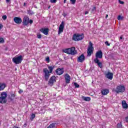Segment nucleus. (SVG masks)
I'll use <instances>...</instances> for the list:
<instances>
[{
    "mask_svg": "<svg viewBox=\"0 0 128 128\" xmlns=\"http://www.w3.org/2000/svg\"><path fill=\"white\" fill-rule=\"evenodd\" d=\"M66 84H70V76L68 74H66L64 76Z\"/></svg>",
    "mask_w": 128,
    "mask_h": 128,
    "instance_id": "dca6fc26",
    "label": "nucleus"
},
{
    "mask_svg": "<svg viewBox=\"0 0 128 128\" xmlns=\"http://www.w3.org/2000/svg\"><path fill=\"white\" fill-rule=\"evenodd\" d=\"M2 20H6L7 18V16H2Z\"/></svg>",
    "mask_w": 128,
    "mask_h": 128,
    "instance_id": "e433bc0d",
    "label": "nucleus"
},
{
    "mask_svg": "<svg viewBox=\"0 0 128 128\" xmlns=\"http://www.w3.org/2000/svg\"><path fill=\"white\" fill-rule=\"evenodd\" d=\"M118 2L119 4H124V2L122 1H121L120 0H118Z\"/></svg>",
    "mask_w": 128,
    "mask_h": 128,
    "instance_id": "72a5a7b5",
    "label": "nucleus"
},
{
    "mask_svg": "<svg viewBox=\"0 0 128 128\" xmlns=\"http://www.w3.org/2000/svg\"><path fill=\"white\" fill-rule=\"evenodd\" d=\"M84 38V34H74L72 36V40H74V42H78V40H82Z\"/></svg>",
    "mask_w": 128,
    "mask_h": 128,
    "instance_id": "0eeeda50",
    "label": "nucleus"
},
{
    "mask_svg": "<svg viewBox=\"0 0 128 128\" xmlns=\"http://www.w3.org/2000/svg\"><path fill=\"white\" fill-rule=\"evenodd\" d=\"M6 88V84L4 83H0V92L4 90Z\"/></svg>",
    "mask_w": 128,
    "mask_h": 128,
    "instance_id": "6ab92c4d",
    "label": "nucleus"
},
{
    "mask_svg": "<svg viewBox=\"0 0 128 128\" xmlns=\"http://www.w3.org/2000/svg\"><path fill=\"white\" fill-rule=\"evenodd\" d=\"M96 58L94 59V62L100 68H102V62H100L98 58H102V50H98L96 53Z\"/></svg>",
    "mask_w": 128,
    "mask_h": 128,
    "instance_id": "f03ea898",
    "label": "nucleus"
},
{
    "mask_svg": "<svg viewBox=\"0 0 128 128\" xmlns=\"http://www.w3.org/2000/svg\"><path fill=\"white\" fill-rule=\"evenodd\" d=\"M125 120H126V122H128V116L126 117Z\"/></svg>",
    "mask_w": 128,
    "mask_h": 128,
    "instance_id": "58836bf2",
    "label": "nucleus"
},
{
    "mask_svg": "<svg viewBox=\"0 0 128 128\" xmlns=\"http://www.w3.org/2000/svg\"><path fill=\"white\" fill-rule=\"evenodd\" d=\"M56 82V77L54 76H51L49 80L48 84L50 86H54V84Z\"/></svg>",
    "mask_w": 128,
    "mask_h": 128,
    "instance_id": "9d476101",
    "label": "nucleus"
},
{
    "mask_svg": "<svg viewBox=\"0 0 128 128\" xmlns=\"http://www.w3.org/2000/svg\"><path fill=\"white\" fill-rule=\"evenodd\" d=\"M122 106L123 108H125V109L128 108V105L126 100L122 101Z\"/></svg>",
    "mask_w": 128,
    "mask_h": 128,
    "instance_id": "aec40b11",
    "label": "nucleus"
},
{
    "mask_svg": "<svg viewBox=\"0 0 128 128\" xmlns=\"http://www.w3.org/2000/svg\"><path fill=\"white\" fill-rule=\"evenodd\" d=\"M106 78H108V80H112L113 78H114V74L108 72V73L106 74Z\"/></svg>",
    "mask_w": 128,
    "mask_h": 128,
    "instance_id": "2eb2a0df",
    "label": "nucleus"
},
{
    "mask_svg": "<svg viewBox=\"0 0 128 128\" xmlns=\"http://www.w3.org/2000/svg\"><path fill=\"white\" fill-rule=\"evenodd\" d=\"M56 68V66L52 65L51 66H48V68L49 70H48V68H44L43 69V72L44 74V78L45 80L48 82V78H50V74H52V71L54 70V68Z\"/></svg>",
    "mask_w": 128,
    "mask_h": 128,
    "instance_id": "f257e3e1",
    "label": "nucleus"
},
{
    "mask_svg": "<svg viewBox=\"0 0 128 128\" xmlns=\"http://www.w3.org/2000/svg\"><path fill=\"white\" fill-rule=\"evenodd\" d=\"M120 40H122V36H120Z\"/></svg>",
    "mask_w": 128,
    "mask_h": 128,
    "instance_id": "37998d69",
    "label": "nucleus"
},
{
    "mask_svg": "<svg viewBox=\"0 0 128 128\" xmlns=\"http://www.w3.org/2000/svg\"><path fill=\"white\" fill-rule=\"evenodd\" d=\"M85 60H86V57L84 56V54H82L77 58V62H84Z\"/></svg>",
    "mask_w": 128,
    "mask_h": 128,
    "instance_id": "ddd939ff",
    "label": "nucleus"
},
{
    "mask_svg": "<svg viewBox=\"0 0 128 128\" xmlns=\"http://www.w3.org/2000/svg\"><path fill=\"white\" fill-rule=\"evenodd\" d=\"M124 90H126V87L124 86L120 85L116 88L115 92L116 94H120V92H124Z\"/></svg>",
    "mask_w": 128,
    "mask_h": 128,
    "instance_id": "1a4fd4ad",
    "label": "nucleus"
},
{
    "mask_svg": "<svg viewBox=\"0 0 128 128\" xmlns=\"http://www.w3.org/2000/svg\"><path fill=\"white\" fill-rule=\"evenodd\" d=\"M50 8V6H49L48 7V8Z\"/></svg>",
    "mask_w": 128,
    "mask_h": 128,
    "instance_id": "c03bdc74",
    "label": "nucleus"
},
{
    "mask_svg": "<svg viewBox=\"0 0 128 128\" xmlns=\"http://www.w3.org/2000/svg\"><path fill=\"white\" fill-rule=\"evenodd\" d=\"M70 2L72 4H75L76 2V0H70Z\"/></svg>",
    "mask_w": 128,
    "mask_h": 128,
    "instance_id": "c756f323",
    "label": "nucleus"
},
{
    "mask_svg": "<svg viewBox=\"0 0 128 128\" xmlns=\"http://www.w3.org/2000/svg\"><path fill=\"white\" fill-rule=\"evenodd\" d=\"M4 28V25L2 24H0V30Z\"/></svg>",
    "mask_w": 128,
    "mask_h": 128,
    "instance_id": "c9c22d12",
    "label": "nucleus"
},
{
    "mask_svg": "<svg viewBox=\"0 0 128 128\" xmlns=\"http://www.w3.org/2000/svg\"><path fill=\"white\" fill-rule=\"evenodd\" d=\"M106 18H108V16H106Z\"/></svg>",
    "mask_w": 128,
    "mask_h": 128,
    "instance_id": "de8ad7c7",
    "label": "nucleus"
},
{
    "mask_svg": "<svg viewBox=\"0 0 128 128\" xmlns=\"http://www.w3.org/2000/svg\"><path fill=\"white\" fill-rule=\"evenodd\" d=\"M117 20H124V16H118Z\"/></svg>",
    "mask_w": 128,
    "mask_h": 128,
    "instance_id": "cd10ccee",
    "label": "nucleus"
},
{
    "mask_svg": "<svg viewBox=\"0 0 128 128\" xmlns=\"http://www.w3.org/2000/svg\"><path fill=\"white\" fill-rule=\"evenodd\" d=\"M64 22H62L59 26V30L58 32V34H60L62 32H64Z\"/></svg>",
    "mask_w": 128,
    "mask_h": 128,
    "instance_id": "9b49d317",
    "label": "nucleus"
},
{
    "mask_svg": "<svg viewBox=\"0 0 128 128\" xmlns=\"http://www.w3.org/2000/svg\"><path fill=\"white\" fill-rule=\"evenodd\" d=\"M104 43L108 46H110V44L108 43V41H106Z\"/></svg>",
    "mask_w": 128,
    "mask_h": 128,
    "instance_id": "2f4dec72",
    "label": "nucleus"
},
{
    "mask_svg": "<svg viewBox=\"0 0 128 128\" xmlns=\"http://www.w3.org/2000/svg\"><path fill=\"white\" fill-rule=\"evenodd\" d=\"M106 16H108V15L106 14Z\"/></svg>",
    "mask_w": 128,
    "mask_h": 128,
    "instance_id": "49530a36",
    "label": "nucleus"
},
{
    "mask_svg": "<svg viewBox=\"0 0 128 128\" xmlns=\"http://www.w3.org/2000/svg\"><path fill=\"white\" fill-rule=\"evenodd\" d=\"M64 4H66V0H64Z\"/></svg>",
    "mask_w": 128,
    "mask_h": 128,
    "instance_id": "79ce46f5",
    "label": "nucleus"
},
{
    "mask_svg": "<svg viewBox=\"0 0 128 128\" xmlns=\"http://www.w3.org/2000/svg\"><path fill=\"white\" fill-rule=\"evenodd\" d=\"M117 128H122V122L117 124Z\"/></svg>",
    "mask_w": 128,
    "mask_h": 128,
    "instance_id": "b1692460",
    "label": "nucleus"
},
{
    "mask_svg": "<svg viewBox=\"0 0 128 128\" xmlns=\"http://www.w3.org/2000/svg\"><path fill=\"white\" fill-rule=\"evenodd\" d=\"M4 38L0 37V44H4Z\"/></svg>",
    "mask_w": 128,
    "mask_h": 128,
    "instance_id": "bb28decb",
    "label": "nucleus"
},
{
    "mask_svg": "<svg viewBox=\"0 0 128 128\" xmlns=\"http://www.w3.org/2000/svg\"><path fill=\"white\" fill-rule=\"evenodd\" d=\"M63 52H65V54H72V56L76 54V50L75 47L64 49Z\"/></svg>",
    "mask_w": 128,
    "mask_h": 128,
    "instance_id": "20e7f679",
    "label": "nucleus"
},
{
    "mask_svg": "<svg viewBox=\"0 0 128 128\" xmlns=\"http://www.w3.org/2000/svg\"><path fill=\"white\" fill-rule=\"evenodd\" d=\"M15 97H16V95L14 94H11V96L9 98L10 100H14Z\"/></svg>",
    "mask_w": 128,
    "mask_h": 128,
    "instance_id": "5701e85b",
    "label": "nucleus"
},
{
    "mask_svg": "<svg viewBox=\"0 0 128 128\" xmlns=\"http://www.w3.org/2000/svg\"><path fill=\"white\" fill-rule=\"evenodd\" d=\"M94 46L92 42H90L87 51L88 56H90L94 52V46Z\"/></svg>",
    "mask_w": 128,
    "mask_h": 128,
    "instance_id": "6e6552de",
    "label": "nucleus"
},
{
    "mask_svg": "<svg viewBox=\"0 0 128 128\" xmlns=\"http://www.w3.org/2000/svg\"><path fill=\"white\" fill-rule=\"evenodd\" d=\"M7 96L8 94H6V92H2L0 96V104H6L8 102L6 100Z\"/></svg>",
    "mask_w": 128,
    "mask_h": 128,
    "instance_id": "423d86ee",
    "label": "nucleus"
},
{
    "mask_svg": "<svg viewBox=\"0 0 128 128\" xmlns=\"http://www.w3.org/2000/svg\"><path fill=\"white\" fill-rule=\"evenodd\" d=\"M29 24L32 26V24H34V20H30L28 17H24L22 22V26H28Z\"/></svg>",
    "mask_w": 128,
    "mask_h": 128,
    "instance_id": "7ed1b4c3",
    "label": "nucleus"
},
{
    "mask_svg": "<svg viewBox=\"0 0 128 128\" xmlns=\"http://www.w3.org/2000/svg\"><path fill=\"white\" fill-rule=\"evenodd\" d=\"M14 20L15 24H20L22 22V18L18 17H14Z\"/></svg>",
    "mask_w": 128,
    "mask_h": 128,
    "instance_id": "4468645a",
    "label": "nucleus"
},
{
    "mask_svg": "<svg viewBox=\"0 0 128 128\" xmlns=\"http://www.w3.org/2000/svg\"><path fill=\"white\" fill-rule=\"evenodd\" d=\"M24 6H26V3H24Z\"/></svg>",
    "mask_w": 128,
    "mask_h": 128,
    "instance_id": "09e8293b",
    "label": "nucleus"
},
{
    "mask_svg": "<svg viewBox=\"0 0 128 128\" xmlns=\"http://www.w3.org/2000/svg\"><path fill=\"white\" fill-rule=\"evenodd\" d=\"M2 16H6V15H4Z\"/></svg>",
    "mask_w": 128,
    "mask_h": 128,
    "instance_id": "a18cd8bd",
    "label": "nucleus"
},
{
    "mask_svg": "<svg viewBox=\"0 0 128 128\" xmlns=\"http://www.w3.org/2000/svg\"><path fill=\"white\" fill-rule=\"evenodd\" d=\"M110 92V90L108 89H104L101 90V94L102 96H106Z\"/></svg>",
    "mask_w": 128,
    "mask_h": 128,
    "instance_id": "a211bd4d",
    "label": "nucleus"
},
{
    "mask_svg": "<svg viewBox=\"0 0 128 128\" xmlns=\"http://www.w3.org/2000/svg\"><path fill=\"white\" fill-rule=\"evenodd\" d=\"M38 38H42V34H39L37 35Z\"/></svg>",
    "mask_w": 128,
    "mask_h": 128,
    "instance_id": "f704fd0d",
    "label": "nucleus"
},
{
    "mask_svg": "<svg viewBox=\"0 0 128 128\" xmlns=\"http://www.w3.org/2000/svg\"><path fill=\"white\" fill-rule=\"evenodd\" d=\"M118 16H120V15H118Z\"/></svg>",
    "mask_w": 128,
    "mask_h": 128,
    "instance_id": "8fccbe9b",
    "label": "nucleus"
},
{
    "mask_svg": "<svg viewBox=\"0 0 128 128\" xmlns=\"http://www.w3.org/2000/svg\"><path fill=\"white\" fill-rule=\"evenodd\" d=\"M24 60V58H22V56L20 55L18 56H15L12 58V60L14 64H22V62Z\"/></svg>",
    "mask_w": 128,
    "mask_h": 128,
    "instance_id": "39448f33",
    "label": "nucleus"
},
{
    "mask_svg": "<svg viewBox=\"0 0 128 128\" xmlns=\"http://www.w3.org/2000/svg\"><path fill=\"white\" fill-rule=\"evenodd\" d=\"M46 61L47 62H50V57L48 56H47L46 58Z\"/></svg>",
    "mask_w": 128,
    "mask_h": 128,
    "instance_id": "473e14b6",
    "label": "nucleus"
},
{
    "mask_svg": "<svg viewBox=\"0 0 128 128\" xmlns=\"http://www.w3.org/2000/svg\"><path fill=\"white\" fill-rule=\"evenodd\" d=\"M10 2V0H6V2L8 3Z\"/></svg>",
    "mask_w": 128,
    "mask_h": 128,
    "instance_id": "ea45409f",
    "label": "nucleus"
},
{
    "mask_svg": "<svg viewBox=\"0 0 128 128\" xmlns=\"http://www.w3.org/2000/svg\"><path fill=\"white\" fill-rule=\"evenodd\" d=\"M58 2V0H50L51 4H56Z\"/></svg>",
    "mask_w": 128,
    "mask_h": 128,
    "instance_id": "7c9ffc66",
    "label": "nucleus"
},
{
    "mask_svg": "<svg viewBox=\"0 0 128 128\" xmlns=\"http://www.w3.org/2000/svg\"><path fill=\"white\" fill-rule=\"evenodd\" d=\"M88 14V11H86V12H84V14Z\"/></svg>",
    "mask_w": 128,
    "mask_h": 128,
    "instance_id": "a19ab883",
    "label": "nucleus"
},
{
    "mask_svg": "<svg viewBox=\"0 0 128 128\" xmlns=\"http://www.w3.org/2000/svg\"><path fill=\"white\" fill-rule=\"evenodd\" d=\"M64 72V68H58L56 70V73L57 76H62Z\"/></svg>",
    "mask_w": 128,
    "mask_h": 128,
    "instance_id": "f8f14e48",
    "label": "nucleus"
},
{
    "mask_svg": "<svg viewBox=\"0 0 128 128\" xmlns=\"http://www.w3.org/2000/svg\"><path fill=\"white\" fill-rule=\"evenodd\" d=\"M22 92H24V90H20L18 91V94H22Z\"/></svg>",
    "mask_w": 128,
    "mask_h": 128,
    "instance_id": "4c0bfd02",
    "label": "nucleus"
},
{
    "mask_svg": "<svg viewBox=\"0 0 128 128\" xmlns=\"http://www.w3.org/2000/svg\"><path fill=\"white\" fill-rule=\"evenodd\" d=\"M96 6H94L92 8V12H96Z\"/></svg>",
    "mask_w": 128,
    "mask_h": 128,
    "instance_id": "a878e982",
    "label": "nucleus"
},
{
    "mask_svg": "<svg viewBox=\"0 0 128 128\" xmlns=\"http://www.w3.org/2000/svg\"><path fill=\"white\" fill-rule=\"evenodd\" d=\"M40 31L42 32H43L44 34L46 36H48V28H42L40 30Z\"/></svg>",
    "mask_w": 128,
    "mask_h": 128,
    "instance_id": "f3484780",
    "label": "nucleus"
},
{
    "mask_svg": "<svg viewBox=\"0 0 128 128\" xmlns=\"http://www.w3.org/2000/svg\"><path fill=\"white\" fill-rule=\"evenodd\" d=\"M27 12L28 14H29L30 16H32V14H34V12L32 11V10H30V9H29L27 10Z\"/></svg>",
    "mask_w": 128,
    "mask_h": 128,
    "instance_id": "4be33fe9",
    "label": "nucleus"
},
{
    "mask_svg": "<svg viewBox=\"0 0 128 128\" xmlns=\"http://www.w3.org/2000/svg\"><path fill=\"white\" fill-rule=\"evenodd\" d=\"M82 98L85 102H90V97H84V96H82Z\"/></svg>",
    "mask_w": 128,
    "mask_h": 128,
    "instance_id": "412c9836",
    "label": "nucleus"
},
{
    "mask_svg": "<svg viewBox=\"0 0 128 128\" xmlns=\"http://www.w3.org/2000/svg\"><path fill=\"white\" fill-rule=\"evenodd\" d=\"M74 86L76 88H80V84H78L76 82H74Z\"/></svg>",
    "mask_w": 128,
    "mask_h": 128,
    "instance_id": "393cba45",
    "label": "nucleus"
},
{
    "mask_svg": "<svg viewBox=\"0 0 128 128\" xmlns=\"http://www.w3.org/2000/svg\"><path fill=\"white\" fill-rule=\"evenodd\" d=\"M34 118H36V114H32L31 115V118H30L31 120H34Z\"/></svg>",
    "mask_w": 128,
    "mask_h": 128,
    "instance_id": "c85d7f7f",
    "label": "nucleus"
}]
</instances>
